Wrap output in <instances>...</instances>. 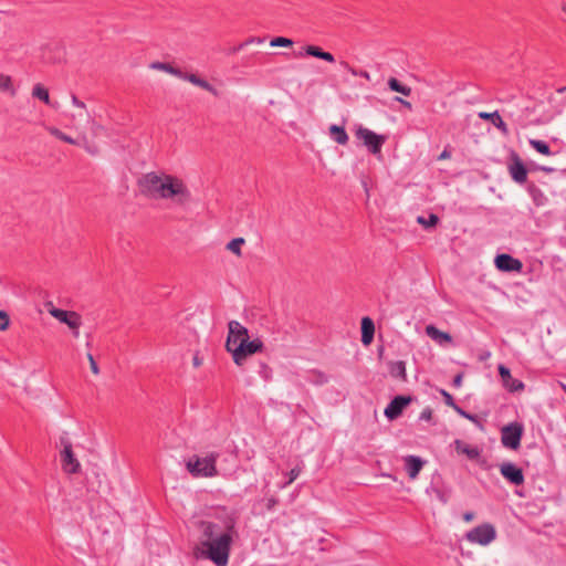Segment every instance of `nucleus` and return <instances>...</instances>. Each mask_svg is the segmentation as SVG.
Returning <instances> with one entry per match:
<instances>
[{
    "instance_id": "f257e3e1",
    "label": "nucleus",
    "mask_w": 566,
    "mask_h": 566,
    "mask_svg": "<svg viewBox=\"0 0 566 566\" xmlns=\"http://www.w3.org/2000/svg\"><path fill=\"white\" fill-rule=\"evenodd\" d=\"M209 516L211 520L198 522L205 539L201 542L203 548H196L195 556L209 559L216 566H227L232 544L239 537V513L227 506H218Z\"/></svg>"
},
{
    "instance_id": "f03ea898",
    "label": "nucleus",
    "mask_w": 566,
    "mask_h": 566,
    "mask_svg": "<svg viewBox=\"0 0 566 566\" xmlns=\"http://www.w3.org/2000/svg\"><path fill=\"white\" fill-rule=\"evenodd\" d=\"M158 199H175L178 205H185L190 201L191 193L181 179L164 175V184L159 186Z\"/></svg>"
},
{
    "instance_id": "7ed1b4c3",
    "label": "nucleus",
    "mask_w": 566,
    "mask_h": 566,
    "mask_svg": "<svg viewBox=\"0 0 566 566\" xmlns=\"http://www.w3.org/2000/svg\"><path fill=\"white\" fill-rule=\"evenodd\" d=\"M218 452H211L203 458L195 454L188 459L186 468L193 478H212L218 475Z\"/></svg>"
},
{
    "instance_id": "20e7f679",
    "label": "nucleus",
    "mask_w": 566,
    "mask_h": 566,
    "mask_svg": "<svg viewBox=\"0 0 566 566\" xmlns=\"http://www.w3.org/2000/svg\"><path fill=\"white\" fill-rule=\"evenodd\" d=\"M263 350L264 344L260 338L250 339L249 337L243 338L241 343H238L228 352L231 353L234 364L242 366L248 357Z\"/></svg>"
},
{
    "instance_id": "39448f33",
    "label": "nucleus",
    "mask_w": 566,
    "mask_h": 566,
    "mask_svg": "<svg viewBox=\"0 0 566 566\" xmlns=\"http://www.w3.org/2000/svg\"><path fill=\"white\" fill-rule=\"evenodd\" d=\"M60 446L62 447L60 455L63 471L67 474L78 473L81 464L73 452V446L67 432H63L60 436Z\"/></svg>"
},
{
    "instance_id": "423d86ee",
    "label": "nucleus",
    "mask_w": 566,
    "mask_h": 566,
    "mask_svg": "<svg viewBox=\"0 0 566 566\" xmlns=\"http://www.w3.org/2000/svg\"><path fill=\"white\" fill-rule=\"evenodd\" d=\"M355 136L357 137V139L363 142V144L373 155L380 154L382 145L386 142V136L378 135L375 132L363 126H358L355 129Z\"/></svg>"
},
{
    "instance_id": "0eeeda50",
    "label": "nucleus",
    "mask_w": 566,
    "mask_h": 566,
    "mask_svg": "<svg viewBox=\"0 0 566 566\" xmlns=\"http://www.w3.org/2000/svg\"><path fill=\"white\" fill-rule=\"evenodd\" d=\"M524 428L520 422H511L501 430L502 444L511 450H517L521 447Z\"/></svg>"
},
{
    "instance_id": "6e6552de",
    "label": "nucleus",
    "mask_w": 566,
    "mask_h": 566,
    "mask_svg": "<svg viewBox=\"0 0 566 566\" xmlns=\"http://www.w3.org/2000/svg\"><path fill=\"white\" fill-rule=\"evenodd\" d=\"M496 537L495 527L490 523H483L473 527L465 534V538L471 543L488 545Z\"/></svg>"
},
{
    "instance_id": "1a4fd4ad",
    "label": "nucleus",
    "mask_w": 566,
    "mask_h": 566,
    "mask_svg": "<svg viewBox=\"0 0 566 566\" xmlns=\"http://www.w3.org/2000/svg\"><path fill=\"white\" fill-rule=\"evenodd\" d=\"M140 192L149 198L158 199L159 186L164 184V176H159L151 171L143 175L138 181Z\"/></svg>"
},
{
    "instance_id": "9d476101",
    "label": "nucleus",
    "mask_w": 566,
    "mask_h": 566,
    "mask_svg": "<svg viewBox=\"0 0 566 566\" xmlns=\"http://www.w3.org/2000/svg\"><path fill=\"white\" fill-rule=\"evenodd\" d=\"M507 170L516 184L523 185L527 182L528 168L516 151L510 154Z\"/></svg>"
},
{
    "instance_id": "9b49d317",
    "label": "nucleus",
    "mask_w": 566,
    "mask_h": 566,
    "mask_svg": "<svg viewBox=\"0 0 566 566\" xmlns=\"http://www.w3.org/2000/svg\"><path fill=\"white\" fill-rule=\"evenodd\" d=\"M413 400L415 397L410 395L395 396L384 410L386 418L390 421L398 419Z\"/></svg>"
},
{
    "instance_id": "f8f14e48",
    "label": "nucleus",
    "mask_w": 566,
    "mask_h": 566,
    "mask_svg": "<svg viewBox=\"0 0 566 566\" xmlns=\"http://www.w3.org/2000/svg\"><path fill=\"white\" fill-rule=\"evenodd\" d=\"M228 337L226 342L227 350H230L238 343H241L243 338H249V331L238 321H230L228 323Z\"/></svg>"
},
{
    "instance_id": "ddd939ff",
    "label": "nucleus",
    "mask_w": 566,
    "mask_h": 566,
    "mask_svg": "<svg viewBox=\"0 0 566 566\" xmlns=\"http://www.w3.org/2000/svg\"><path fill=\"white\" fill-rule=\"evenodd\" d=\"M50 314L53 317H55L56 319H59L61 323H64L70 328L74 329V335L75 336L78 335V327L82 324L81 315L80 314H77L76 312L64 311V310L55 308V307H53L50 311Z\"/></svg>"
},
{
    "instance_id": "4468645a",
    "label": "nucleus",
    "mask_w": 566,
    "mask_h": 566,
    "mask_svg": "<svg viewBox=\"0 0 566 566\" xmlns=\"http://www.w3.org/2000/svg\"><path fill=\"white\" fill-rule=\"evenodd\" d=\"M501 475L513 485L524 484L525 478L523 470L512 462H503L500 464Z\"/></svg>"
},
{
    "instance_id": "2eb2a0df",
    "label": "nucleus",
    "mask_w": 566,
    "mask_h": 566,
    "mask_svg": "<svg viewBox=\"0 0 566 566\" xmlns=\"http://www.w3.org/2000/svg\"><path fill=\"white\" fill-rule=\"evenodd\" d=\"M494 264L501 272H521L523 269L522 261L507 253L497 254L494 259Z\"/></svg>"
},
{
    "instance_id": "dca6fc26",
    "label": "nucleus",
    "mask_w": 566,
    "mask_h": 566,
    "mask_svg": "<svg viewBox=\"0 0 566 566\" xmlns=\"http://www.w3.org/2000/svg\"><path fill=\"white\" fill-rule=\"evenodd\" d=\"M497 370L501 377L502 385L507 391L517 392L524 390V382L520 379L513 378L510 368H507L504 365H499Z\"/></svg>"
},
{
    "instance_id": "f3484780",
    "label": "nucleus",
    "mask_w": 566,
    "mask_h": 566,
    "mask_svg": "<svg viewBox=\"0 0 566 566\" xmlns=\"http://www.w3.org/2000/svg\"><path fill=\"white\" fill-rule=\"evenodd\" d=\"M405 462V470L409 476V479L415 480L420 471L422 470L423 465L426 464V461L418 457V455H406L403 458Z\"/></svg>"
},
{
    "instance_id": "a211bd4d",
    "label": "nucleus",
    "mask_w": 566,
    "mask_h": 566,
    "mask_svg": "<svg viewBox=\"0 0 566 566\" xmlns=\"http://www.w3.org/2000/svg\"><path fill=\"white\" fill-rule=\"evenodd\" d=\"M360 340L363 345L369 346L375 336V323L369 316H364L360 321Z\"/></svg>"
},
{
    "instance_id": "6ab92c4d",
    "label": "nucleus",
    "mask_w": 566,
    "mask_h": 566,
    "mask_svg": "<svg viewBox=\"0 0 566 566\" xmlns=\"http://www.w3.org/2000/svg\"><path fill=\"white\" fill-rule=\"evenodd\" d=\"M452 446L454 447V450L459 454H465L468 457V459L479 461L480 455H481V450L478 447L470 446V444L465 443L464 441H462L461 439H455L453 441Z\"/></svg>"
},
{
    "instance_id": "aec40b11",
    "label": "nucleus",
    "mask_w": 566,
    "mask_h": 566,
    "mask_svg": "<svg viewBox=\"0 0 566 566\" xmlns=\"http://www.w3.org/2000/svg\"><path fill=\"white\" fill-rule=\"evenodd\" d=\"M526 190L528 195L532 198V201L535 207L539 208L545 206L548 202L547 197L544 195V192L539 189L535 182L530 181L527 182Z\"/></svg>"
},
{
    "instance_id": "412c9836",
    "label": "nucleus",
    "mask_w": 566,
    "mask_h": 566,
    "mask_svg": "<svg viewBox=\"0 0 566 566\" xmlns=\"http://www.w3.org/2000/svg\"><path fill=\"white\" fill-rule=\"evenodd\" d=\"M303 51H304V54H306L308 56L321 59L328 63L335 62L334 55L327 51H324L321 46L308 44L303 48Z\"/></svg>"
},
{
    "instance_id": "4be33fe9",
    "label": "nucleus",
    "mask_w": 566,
    "mask_h": 566,
    "mask_svg": "<svg viewBox=\"0 0 566 566\" xmlns=\"http://www.w3.org/2000/svg\"><path fill=\"white\" fill-rule=\"evenodd\" d=\"M185 81H188L191 84L201 87L202 90L211 93L216 97L219 96V92L213 85H211L207 80L201 78L199 75L195 73H187V76H185Z\"/></svg>"
},
{
    "instance_id": "5701e85b",
    "label": "nucleus",
    "mask_w": 566,
    "mask_h": 566,
    "mask_svg": "<svg viewBox=\"0 0 566 566\" xmlns=\"http://www.w3.org/2000/svg\"><path fill=\"white\" fill-rule=\"evenodd\" d=\"M388 371H389V375L395 379H399L403 382H406L408 380L406 363L403 360L389 361L388 363Z\"/></svg>"
},
{
    "instance_id": "b1692460",
    "label": "nucleus",
    "mask_w": 566,
    "mask_h": 566,
    "mask_svg": "<svg viewBox=\"0 0 566 566\" xmlns=\"http://www.w3.org/2000/svg\"><path fill=\"white\" fill-rule=\"evenodd\" d=\"M426 334L441 345L452 342V336L449 333L440 331L432 324L426 326Z\"/></svg>"
},
{
    "instance_id": "393cba45",
    "label": "nucleus",
    "mask_w": 566,
    "mask_h": 566,
    "mask_svg": "<svg viewBox=\"0 0 566 566\" xmlns=\"http://www.w3.org/2000/svg\"><path fill=\"white\" fill-rule=\"evenodd\" d=\"M479 117L481 119L490 120L503 134L509 133L507 125L505 124V122L503 120V118L501 117V115L499 114L497 111H495L493 113L481 112V113H479Z\"/></svg>"
},
{
    "instance_id": "a878e982",
    "label": "nucleus",
    "mask_w": 566,
    "mask_h": 566,
    "mask_svg": "<svg viewBox=\"0 0 566 566\" xmlns=\"http://www.w3.org/2000/svg\"><path fill=\"white\" fill-rule=\"evenodd\" d=\"M331 137L339 145H346L348 143V135L343 126L331 125L329 128Z\"/></svg>"
},
{
    "instance_id": "bb28decb",
    "label": "nucleus",
    "mask_w": 566,
    "mask_h": 566,
    "mask_svg": "<svg viewBox=\"0 0 566 566\" xmlns=\"http://www.w3.org/2000/svg\"><path fill=\"white\" fill-rule=\"evenodd\" d=\"M387 85H388L389 90L392 91V92L400 93L403 96H410L411 95V92H412L411 87L402 84L396 77H389L388 82H387Z\"/></svg>"
},
{
    "instance_id": "cd10ccee",
    "label": "nucleus",
    "mask_w": 566,
    "mask_h": 566,
    "mask_svg": "<svg viewBox=\"0 0 566 566\" xmlns=\"http://www.w3.org/2000/svg\"><path fill=\"white\" fill-rule=\"evenodd\" d=\"M308 374V380L315 386H323L328 382V376L322 370L312 369Z\"/></svg>"
},
{
    "instance_id": "c85d7f7f",
    "label": "nucleus",
    "mask_w": 566,
    "mask_h": 566,
    "mask_svg": "<svg viewBox=\"0 0 566 566\" xmlns=\"http://www.w3.org/2000/svg\"><path fill=\"white\" fill-rule=\"evenodd\" d=\"M46 130L54 137H56L57 139L64 142V143H67V144H71V145H80L78 142L74 138H72L71 136L64 134L61 129H59L57 127H54V126H48L46 127Z\"/></svg>"
},
{
    "instance_id": "c756f323",
    "label": "nucleus",
    "mask_w": 566,
    "mask_h": 566,
    "mask_svg": "<svg viewBox=\"0 0 566 566\" xmlns=\"http://www.w3.org/2000/svg\"><path fill=\"white\" fill-rule=\"evenodd\" d=\"M528 143L537 153L545 156L552 155L551 147L546 142L539 139H530Z\"/></svg>"
},
{
    "instance_id": "7c9ffc66",
    "label": "nucleus",
    "mask_w": 566,
    "mask_h": 566,
    "mask_svg": "<svg viewBox=\"0 0 566 566\" xmlns=\"http://www.w3.org/2000/svg\"><path fill=\"white\" fill-rule=\"evenodd\" d=\"M32 95L42 101L44 104L50 105V94L48 88H45L43 85L36 84L32 90Z\"/></svg>"
},
{
    "instance_id": "2f4dec72",
    "label": "nucleus",
    "mask_w": 566,
    "mask_h": 566,
    "mask_svg": "<svg viewBox=\"0 0 566 566\" xmlns=\"http://www.w3.org/2000/svg\"><path fill=\"white\" fill-rule=\"evenodd\" d=\"M439 217L436 213H430L428 218L419 216L417 222L423 226L424 229L434 228L439 223Z\"/></svg>"
},
{
    "instance_id": "473e14b6",
    "label": "nucleus",
    "mask_w": 566,
    "mask_h": 566,
    "mask_svg": "<svg viewBox=\"0 0 566 566\" xmlns=\"http://www.w3.org/2000/svg\"><path fill=\"white\" fill-rule=\"evenodd\" d=\"M245 243L243 238H234L228 244L227 249L234 253L237 256H241V247Z\"/></svg>"
},
{
    "instance_id": "72a5a7b5",
    "label": "nucleus",
    "mask_w": 566,
    "mask_h": 566,
    "mask_svg": "<svg viewBox=\"0 0 566 566\" xmlns=\"http://www.w3.org/2000/svg\"><path fill=\"white\" fill-rule=\"evenodd\" d=\"M0 91H9L12 96L15 95V90L12 86V80L9 75L0 73Z\"/></svg>"
},
{
    "instance_id": "f704fd0d",
    "label": "nucleus",
    "mask_w": 566,
    "mask_h": 566,
    "mask_svg": "<svg viewBox=\"0 0 566 566\" xmlns=\"http://www.w3.org/2000/svg\"><path fill=\"white\" fill-rule=\"evenodd\" d=\"M270 44H271V46L290 48L293 45V41L289 38L276 36L271 40Z\"/></svg>"
},
{
    "instance_id": "c9c22d12",
    "label": "nucleus",
    "mask_w": 566,
    "mask_h": 566,
    "mask_svg": "<svg viewBox=\"0 0 566 566\" xmlns=\"http://www.w3.org/2000/svg\"><path fill=\"white\" fill-rule=\"evenodd\" d=\"M455 412L458 415H460L461 417L472 421L473 423L480 426L481 424V421L479 419V417L474 413H470L468 411H465L464 409H462L460 406L457 408Z\"/></svg>"
},
{
    "instance_id": "e433bc0d",
    "label": "nucleus",
    "mask_w": 566,
    "mask_h": 566,
    "mask_svg": "<svg viewBox=\"0 0 566 566\" xmlns=\"http://www.w3.org/2000/svg\"><path fill=\"white\" fill-rule=\"evenodd\" d=\"M440 394L443 397L444 403L455 411L459 405L454 401L453 396L444 389H440Z\"/></svg>"
},
{
    "instance_id": "4c0bfd02",
    "label": "nucleus",
    "mask_w": 566,
    "mask_h": 566,
    "mask_svg": "<svg viewBox=\"0 0 566 566\" xmlns=\"http://www.w3.org/2000/svg\"><path fill=\"white\" fill-rule=\"evenodd\" d=\"M150 67L153 70H159L171 74L174 65L170 63L156 61L150 64Z\"/></svg>"
},
{
    "instance_id": "58836bf2",
    "label": "nucleus",
    "mask_w": 566,
    "mask_h": 566,
    "mask_svg": "<svg viewBox=\"0 0 566 566\" xmlns=\"http://www.w3.org/2000/svg\"><path fill=\"white\" fill-rule=\"evenodd\" d=\"M10 325V317L7 312L0 311V331H7Z\"/></svg>"
},
{
    "instance_id": "ea45409f",
    "label": "nucleus",
    "mask_w": 566,
    "mask_h": 566,
    "mask_svg": "<svg viewBox=\"0 0 566 566\" xmlns=\"http://www.w3.org/2000/svg\"><path fill=\"white\" fill-rule=\"evenodd\" d=\"M300 473H301V469L300 468H293L292 470H290L287 472L289 479L285 482L284 486L287 485V484H291L292 482H294L297 479V476L300 475Z\"/></svg>"
},
{
    "instance_id": "a19ab883",
    "label": "nucleus",
    "mask_w": 566,
    "mask_h": 566,
    "mask_svg": "<svg viewBox=\"0 0 566 566\" xmlns=\"http://www.w3.org/2000/svg\"><path fill=\"white\" fill-rule=\"evenodd\" d=\"M420 420H424V421H432L433 419V411L430 407H427L424 408L421 413H420V417H419Z\"/></svg>"
},
{
    "instance_id": "79ce46f5",
    "label": "nucleus",
    "mask_w": 566,
    "mask_h": 566,
    "mask_svg": "<svg viewBox=\"0 0 566 566\" xmlns=\"http://www.w3.org/2000/svg\"><path fill=\"white\" fill-rule=\"evenodd\" d=\"M279 504V499L275 496H271L264 501L265 509L268 511L274 510V507Z\"/></svg>"
},
{
    "instance_id": "37998d69",
    "label": "nucleus",
    "mask_w": 566,
    "mask_h": 566,
    "mask_svg": "<svg viewBox=\"0 0 566 566\" xmlns=\"http://www.w3.org/2000/svg\"><path fill=\"white\" fill-rule=\"evenodd\" d=\"M340 65L344 67V70H346L352 75L358 76L359 70H357L354 66H352L348 62L340 61Z\"/></svg>"
},
{
    "instance_id": "c03bdc74",
    "label": "nucleus",
    "mask_w": 566,
    "mask_h": 566,
    "mask_svg": "<svg viewBox=\"0 0 566 566\" xmlns=\"http://www.w3.org/2000/svg\"><path fill=\"white\" fill-rule=\"evenodd\" d=\"M452 154V147L450 145H447L442 153L438 156V160H446L451 158Z\"/></svg>"
},
{
    "instance_id": "a18cd8bd",
    "label": "nucleus",
    "mask_w": 566,
    "mask_h": 566,
    "mask_svg": "<svg viewBox=\"0 0 566 566\" xmlns=\"http://www.w3.org/2000/svg\"><path fill=\"white\" fill-rule=\"evenodd\" d=\"M87 358L90 361L91 370L93 371V374L97 375L99 373V369H98V365H97L96 360L94 359L92 354H88Z\"/></svg>"
},
{
    "instance_id": "49530a36",
    "label": "nucleus",
    "mask_w": 566,
    "mask_h": 566,
    "mask_svg": "<svg viewBox=\"0 0 566 566\" xmlns=\"http://www.w3.org/2000/svg\"><path fill=\"white\" fill-rule=\"evenodd\" d=\"M171 75L177 76L185 81V76H187V72H184L181 69L174 66Z\"/></svg>"
},
{
    "instance_id": "de8ad7c7",
    "label": "nucleus",
    "mask_w": 566,
    "mask_h": 566,
    "mask_svg": "<svg viewBox=\"0 0 566 566\" xmlns=\"http://www.w3.org/2000/svg\"><path fill=\"white\" fill-rule=\"evenodd\" d=\"M261 375L262 377L268 380L270 378L271 369L266 364H261Z\"/></svg>"
},
{
    "instance_id": "09e8293b",
    "label": "nucleus",
    "mask_w": 566,
    "mask_h": 566,
    "mask_svg": "<svg viewBox=\"0 0 566 566\" xmlns=\"http://www.w3.org/2000/svg\"><path fill=\"white\" fill-rule=\"evenodd\" d=\"M462 379H463V374L462 373L457 374L452 380V386L457 387V388L460 387L462 385Z\"/></svg>"
},
{
    "instance_id": "8fccbe9b",
    "label": "nucleus",
    "mask_w": 566,
    "mask_h": 566,
    "mask_svg": "<svg viewBox=\"0 0 566 566\" xmlns=\"http://www.w3.org/2000/svg\"><path fill=\"white\" fill-rule=\"evenodd\" d=\"M394 99H395L396 102L400 103V104H401L403 107H406L407 109H409V111H411V109H412V105H411V103H410V102H408V101H406V99H403V98H401V97H398V96H396Z\"/></svg>"
},
{
    "instance_id": "3c124183",
    "label": "nucleus",
    "mask_w": 566,
    "mask_h": 566,
    "mask_svg": "<svg viewBox=\"0 0 566 566\" xmlns=\"http://www.w3.org/2000/svg\"><path fill=\"white\" fill-rule=\"evenodd\" d=\"M244 42H248V45L249 44H254V43H259L260 44V43L264 42V39L260 38V36H250Z\"/></svg>"
},
{
    "instance_id": "603ef678",
    "label": "nucleus",
    "mask_w": 566,
    "mask_h": 566,
    "mask_svg": "<svg viewBox=\"0 0 566 566\" xmlns=\"http://www.w3.org/2000/svg\"><path fill=\"white\" fill-rule=\"evenodd\" d=\"M247 45H248V42H242V43H240L239 45L233 46L232 49H230L229 53H230V54H235V53H238L239 51L243 50Z\"/></svg>"
},
{
    "instance_id": "864d4df0",
    "label": "nucleus",
    "mask_w": 566,
    "mask_h": 566,
    "mask_svg": "<svg viewBox=\"0 0 566 566\" xmlns=\"http://www.w3.org/2000/svg\"><path fill=\"white\" fill-rule=\"evenodd\" d=\"M72 103L77 107L85 108V104L75 94H72Z\"/></svg>"
},
{
    "instance_id": "5fc2aeb1",
    "label": "nucleus",
    "mask_w": 566,
    "mask_h": 566,
    "mask_svg": "<svg viewBox=\"0 0 566 566\" xmlns=\"http://www.w3.org/2000/svg\"><path fill=\"white\" fill-rule=\"evenodd\" d=\"M358 76L367 81L370 80V74L366 70H359Z\"/></svg>"
},
{
    "instance_id": "6e6d98bb",
    "label": "nucleus",
    "mask_w": 566,
    "mask_h": 566,
    "mask_svg": "<svg viewBox=\"0 0 566 566\" xmlns=\"http://www.w3.org/2000/svg\"><path fill=\"white\" fill-rule=\"evenodd\" d=\"M538 170L543 171V172H546V174H552V172H554L555 169L552 168V167L542 166V167H538Z\"/></svg>"
},
{
    "instance_id": "4d7b16f0",
    "label": "nucleus",
    "mask_w": 566,
    "mask_h": 566,
    "mask_svg": "<svg viewBox=\"0 0 566 566\" xmlns=\"http://www.w3.org/2000/svg\"><path fill=\"white\" fill-rule=\"evenodd\" d=\"M192 363H193V366L197 368V367L201 366L202 360L199 358L198 355H195L193 359H192Z\"/></svg>"
},
{
    "instance_id": "13d9d810",
    "label": "nucleus",
    "mask_w": 566,
    "mask_h": 566,
    "mask_svg": "<svg viewBox=\"0 0 566 566\" xmlns=\"http://www.w3.org/2000/svg\"><path fill=\"white\" fill-rule=\"evenodd\" d=\"M473 517H474V513H473V512H467V513H464V515H463V518H464V521H467V522L472 521V520H473Z\"/></svg>"
},
{
    "instance_id": "bf43d9fd",
    "label": "nucleus",
    "mask_w": 566,
    "mask_h": 566,
    "mask_svg": "<svg viewBox=\"0 0 566 566\" xmlns=\"http://www.w3.org/2000/svg\"><path fill=\"white\" fill-rule=\"evenodd\" d=\"M85 149L92 154V155H95L97 153V150L88 145H85Z\"/></svg>"
},
{
    "instance_id": "052dcab7",
    "label": "nucleus",
    "mask_w": 566,
    "mask_h": 566,
    "mask_svg": "<svg viewBox=\"0 0 566 566\" xmlns=\"http://www.w3.org/2000/svg\"><path fill=\"white\" fill-rule=\"evenodd\" d=\"M566 92V86L557 88V93L563 94Z\"/></svg>"
},
{
    "instance_id": "680f3d73",
    "label": "nucleus",
    "mask_w": 566,
    "mask_h": 566,
    "mask_svg": "<svg viewBox=\"0 0 566 566\" xmlns=\"http://www.w3.org/2000/svg\"><path fill=\"white\" fill-rule=\"evenodd\" d=\"M538 167H539L538 165H534V166L531 168V170H538Z\"/></svg>"
},
{
    "instance_id": "e2e57ef3",
    "label": "nucleus",
    "mask_w": 566,
    "mask_h": 566,
    "mask_svg": "<svg viewBox=\"0 0 566 566\" xmlns=\"http://www.w3.org/2000/svg\"><path fill=\"white\" fill-rule=\"evenodd\" d=\"M479 464H480L481 467H484V464H485V460L479 461Z\"/></svg>"
},
{
    "instance_id": "0e129e2a",
    "label": "nucleus",
    "mask_w": 566,
    "mask_h": 566,
    "mask_svg": "<svg viewBox=\"0 0 566 566\" xmlns=\"http://www.w3.org/2000/svg\"><path fill=\"white\" fill-rule=\"evenodd\" d=\"M562 387H563V389H564V390H565V392H566V385L562 384Z\"/></svg>"
}]
</instances>
